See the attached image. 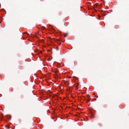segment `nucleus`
I'll list each match as a JSON object with an SVG mask.
<instances>
[{
  "instance_id": "5",
  "label": "nucleus",
  "mask_w": 129,
  "mask_h": 129,
  "mask_svg": "<svg viewBox=\"0 0 129 129\" xmlns=\"http://www.w3.org/2000/svg\"><path fill=\"white\" fill-rule=\"evenodd\" d=\"M78 84L76 86V88H77V89L78 88Z\"/></svg>"
},
{
  "instance_id": "6",
  "label": "nucleus",
  "mask_w": 129,
  "mask_h": 129,
  "mask_svg": "<svg viewBox=\"0 0 129 129\" xmlns=\"http://www.w3.org/2000/svg\"><path fill=\"white\" fill-rule=\"evenodd\" d=\"M60 53H61V52H60V50H59V51L58 53H59V54H60Z\"/></svg>"
},
{
  "instance_id": "7",
  "label": "nucleus",
  "mask_w": 129,
  "mask_h": 129,
  "mask_svg": "<svg viewBox=\"0 0 129 129\" xmlns=\"http://www.w3.org/2000/svg\"><path fill=\"white\" fill-rule=\"evenodd\" d=\"M58 48H56V49L57 50H58Z\"/></svg>"
},
{
  "instance_id": "2",
  "label": "nucleus",
  "mask_w": 129,
  "mask_h": 129,
  "mask_svg": "<svg viewBox=\"0 0 129 129\" xmlns=\"http://www.w3.org/2000/svg\"><path fill=\"white\" fill-rule=\"evenodd\" d=\"M6 127L7 129H10V128L8 126H6Z\"/></svg>"
},
{
  "instance_id": "8",
  "label": "nucleus",
  "mask_w": 129,
  "mask_h": 129,
  "mask_svg": "<svg viewBox=\"0 0 129 129\" xmlns=\"http://www.w3.org/2000/svg\"><path fill=\"white\" fill-rule=\"evenodd\" d=\"M69 84V83L67 82V83H66V84Z\"/></svg>"
},
{
  "instance_id": "3",
  "label": "nucleus",
  "mask_w": 129,
  "mask_h": 129,
  "mask_svg": "<svg viewBox=\"0 0 129 129\" xmlns=\"http://www.w3.org/2000/svg\"><path fill=\"white\" fill-rule=\"evenodd\" d=\"M67 35H68V34L67 33L66 34H65L64 35V37H66L67 36Z\"/></svg>"
},
{
  "instance_id": "1",
  "label": "nucleus",
  "mask_w": 129,
  "mask_h": 129,
  "mask_svg": "<svg viewBox=\"0 0 129 129\" xmlns=\"http://www.w3.org/2000/svg\"><path fill=\"white\" fill-rule=\"evenodd\" d=\"M87 98L88 100L87 101L89 102L90 99V96L89 95H87Z\"/></svg>"
},
{
  "instance_id": "4",
  "label": "nucleus",
  "mask_w": 129,
  "mask_h": 129,
  "mask_svg": "<svg viewBox=\"0 0 129 129\" xmlns=\"http://www.w3.org/2000/svg\"><path fill=\"white\" fill-rule=\"evenodd\" d=\"M25 33L26 34H27L28 35H29V36H30V35H31V34H28V33H27V32H25Z\"/></svg>"
}]
</instances>
